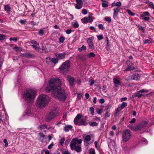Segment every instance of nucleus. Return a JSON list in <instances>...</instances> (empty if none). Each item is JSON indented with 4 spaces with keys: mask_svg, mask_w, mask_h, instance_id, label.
<instances>
[{
    "mask_svg": "<svg viewBox=\"0 0 154 154\" xmlns=\"http://www.w3.org/2000/svg\"><path fill=\"white\" fill-rule=\"evenodd\" d=\"M61 81L58 78H52L49 81L48 85L45 88V91L49 92L52 91L54 97L60 100L63 101L66 98L64 90L60 87Z\"/></svg>",
    "mask_w": 154,
    "mask_h": 154,
    "instance_id": "nucleus-1",
    "label": "nucleus"
},
{
    "mask_svg": "<svg viewBox=\"0 0 154 154\" xmlns=\"http://www.w3.org/2000/svg\"><path fill=\"white\" fill-rule=\"evenodd\" d=\"M36 91L33 89H28L26 91L24 94L25 100L27 103H32L36 96Z\"/></svg>",
    "mask_w": 154,
    "mask_h": 154,
    "instance_id": "nucleus-2",
    "label": "nucleus"
},
{
    "mask_svg": "<svg viewBox=\"0 0 154 154\" xmlns=\"http://www.w3.org/2000/svg\"><path fill=\"white\" fill-rule=\"evenodd\" d=\"M82 140L78 139L76 137L74 138L72 140L70 143V146L71 150L76 151L77 152H80L81 151V145Z\"/></svg>",
    "mask_w": 154,
    "mask_h": 154,
    "instance_id": "nucleus-3",
    "label": "nucleus"
},
{
    "mask_svg": "<svg viewBox=\"0 0 154 154\" xmlns=\"http://www.w3.org/2000/svg\"><path fill=\"white\" fill-rule=\"evenodd\" d=\"M49 98L47 95L42 94L37 98V103L39 107L42 108L46 106L49 101Z\"/></svg>",
    "mask_w": 154,
    "mask_h": 154,
    "instance_id": "nucleus-4",
    "label": "nucleus"
},
{
    "mask_svg": "<svg viewBox=\"0 0 154 154\" xmlns=\"http://www.w3.org/2000/svg\"><path fill=\"white\" fill-rule=\"evenodd\" d=\"M59 114L58 109L55 107H53L51 109L49 113L47 115L45 118V121L46 122H50Z\"/></svg>",
    "mask_w": 154,
    "mask_h": 154,
    "instance_id": "nucleus-5",
    "label": "nucleus"
},
{
    "mask_svg": "<svg viewBox=\"0 0 154 154\" xmlns=\"http://www.w3.org/2000/svg\"><path fill=\"white\" fill-rule=\"evenodd\" d=\"M70 66V61L69 60H67L63 63L62 65L59 67V69L61 72L64 73L68 71Z\"/></svg>",
    "mask_w": 154,
    "mask_h": 154,
    "instance_id": "nucleus-6",
    "label": "nucleus"
},
{
    "mask_svg": "<svg viewBox=\"0 0 154 154\" xmlns=\"http://www.w3.org/2000/svg\"><path fill=\"white\" fill-rule=\"evenodd\" d=\"M131 131L127 129L123 132L122 134V140L124 142L128 141L131 138Z\"/></svg>",
    "mask_w": 154,
    "mask_h": 154,
    "instance_id": "nucleus-7",
    "label": "nucleus"
},
{
    "mask_svg": "<svg viewBox=\"0 0 154 154\" xmlns=\"http://www.w3.org/2000/svg\"><path fill=\"white\" fill-rule=\"evenodd\" d=\"M148 125L146 121L142 122L137 125V130H141L146 127Z\"/></svg>",
    "mask_w": 154,
    "mask_h": 154,
    "instance_id": "nucleus-8",
    "label": "nucleus"
},
{
    "mask_svg": "<svg viewBox=\"0 0 154 154\" xmlns=\"http://www.w3.org/2000/svg\"><path fill=\"white\" fill-rule=\"evenodd\" d=\"M121 9L122 8L121 7H115L114 8L113 17L115 19L118 17V14Z\"/></svg>",
    "mask_w": 154,
    "mask_h": 154,
    "instance_id": "nucleus-9",
    "label": "nucleus"
},
{
    "mask_svg": "<svg viewBox=\"0 0 154 154\" xmlns=\"http://www.w3.org/2000/svg\"><path fill=\"white\" fill-rule=\"evenodd\" d=\"M91 137V136L90 135H87L85 136L84 139V144L85 146H88L92 143L90 142Z\"/></svg>",
    "mask_w": 154,
    "mask_h": 154,
    "instance_id": "nucleus-10",
    "label": "nucleus"
},
{
    "mask_svg": "<svg viewBox=\"0 0 154 154\" xmlns=\"http://www.w3.org/2000/svg\"><path fill=\"white\" fill-rule=\"evenodd\" d=\"M87 43L88 44L89 48L92 50L94 49V47L93 44L92 39V38H89L87 40Z\"/></svg>",
    "mask_w": 154,
    "mask_h": 154,
    "instance_id": "nucleus-11",
    "label": "nucleus"
},
{
    "mask_svg": "<svg viewBox=\"0 0 154 154\" xmlns=\"http://www.w3.org/2000/svg\"><path fill=\"white\" fill-rule=\"evenodd\" d=\"M144 92H147L148 91L146 90L142 89L138 91L135 94V96L137 97L138 98H140L143 95V94H140L139 93H143Z\"/></svg>",
    "mask_w": 154,
    "mask_h": 154,
    "instance_id": "nucleus-12",
    "label": "nucleus"
},
{
    "mask_svg": "<svg viewBox=\"0 0 154 154\" xmlns=\"http://www.w3.org/2000/svg\"><path fill=\"white\" fill-rule=\"evenodd\" d=\"M67 80L69 82L70 85V87L71 88V87H72L74 82V79L73 78L72 76L70 75H68L67 77Z\"/></svg>",
    "mask_w": 154,
    "mask_h": 154,
    "instance_id": "nucleus-13",
    "label": "nucleus"
},
{
    "mask_svg": "<svg viewBox=\"0 0 154 154\" xmlns=\"http://www.w3.org/2000/svg\"><path fill=\"white\" fill-rule=\"evenodd\" d=\"M31 42L33 44L32 45V46L35 49H37L39 48V43H38L36 41L34 40H32L31 41Z\"/></svg>",
    "mask_w": 154,
    "mask_h": 154,
    "instance_id": "nucleus-14",
    "label": "nucleus"
},
{
    "mask_svg": "<svg viewBox=\"0 0 154 154\" xmlns=\"http://www.w3.org/2000/svg\"><path fill=\"white\" fill-rule=\"evenodd\" d=\"M129 79L130 80H138L140 79V77L138 73H135L134 75L129 77Z\"/></svg>",
    "mask_w": 154,
    "mask_h": 154,
    "instance_id": "nucleus-15",
    "label": "nucleus"
},
{
    "mask_svg": "<svg viewBox=\"0 0 154 154\" xmlns=\"http://www.w3.org/2000/svg\"><path fill=\"white\" fill-rule=\"evenodd\" d=\"M20 56L23 57H25L28 58H32L34 57V55L27 53L22 54Z\"/></svg>",
    "mask_w": 154,
    "mask_h": 154,
    "instance_id": "nucleus-16",
    "label": "nucleus"
},
{
    "mask_svg": "<svg viewBox=\"0 0 154 154\" xmlns=\"http://www.w3.org/2000/svg\"><path fill=\"white\" fill-rule=\"evenodd\" d=\"M88 125L87 122H86V120L85 119L82 118L79 121V126L84 125L86 126Z\"/></svg>",
    "mask_w": 154,
    "mask_h": 154,
    "instance_id": "nucleus-17",
    "label": "nucleus"
},
{
    "mask_svg": "<svg viewBox=\"0 0 154 154\" xmlns=\"http://www.w3.org/2000/svg\"><path fill=\"white\" fill-rule=\"evenodd\" d=\"M86 56L89 58H90L91 57H94L95 56V54L93 52H91L90 53H89L87 54L86 55H85L82 57V59L84 61L85 60V57Z\"/></svg>",
    "mask_w": 154,
    "mask_h": 154,
    "instance_id": "nucleus-18",
    "label": "nucleus"
},
{
    "mask_svg": "<svg viewBox=\"0 0 154 154\" xmlns=\"http://www.w3.org/2000/svg\"><path fill=\"white\" fill-rule=\"evenodd\" d=\"M65 55L66 54L65 53H63L62 54H57L56 55V56L58 59H62L65 58Z\"/></svg>",
    "mask_w": 154,
    "mask_h": 154,
    "instance_id": "nucleus-19",
    "label": "nucleus"
},
{
    "mask_svg": "<svg viewBox=\"0 0 154 154\" xmlns=\"http://www.w3.org/2000/svg\"><path fill=\"white\" fill-rule=\"evenodd\" d=\"M150 15L148 12L146 11L143 12L142 14L140 15V19H143V17H145L146 16H149Z\"/></svg>",
    "mask_w": 154,
    "mask_h": 154,
    "instance_id": "nucleus-20",
    "label": "nucleus"
},
{
    "mask_svg": "<svg viewBox=\"0 0 154 154\" xmlns=\"http://www.w3.org/2000/svg\"><path fill=\"white\" fill-rule=\"evenodd\" d=\"M72 128L73 127L72 125H67L65 126L64 127V130L65 132H67L69 130H71L72 129Z\"/></svg>",
    "mask_w": 154,
    "mask_h": 154,
    "instance_id": "nucleus-21",
    "label": "nucleus"
},
{
    "mask_svg": "<svg viewBox=\"0 0 154 154\" xmlns=\"http://www.w3.org/2000/svg\"><path fill=\"white\" fill-rule=\"evenodd\" d=\"M4 10L8 14H9L11 11V8L9 5H7L4 6Z\"/></svg>",
    "mask_w": 154,
    "mask_h": 154,
    "instance_id": "nucleus-22",
    "label": "nucleus"
},
{
    "mask_svg": "<svg viewBox=\"0 0 154 154\" xmlns=\"http://www.w3.org/2000/svg\"><path fill=\"white\" fill-rule=\"evenodd\" d=\"M122 4L120 2H118L116 3L114 2L112 4V7H113L115 6L116 7H120Z\"/></svg>",
    "mask_w": 154,
    "mask_h": 154,
    "instance_id": "nucleus-23",
    "label": "nucleus"
},
{
    "mask_svg": "<svg viewBox=\"0 0 154 154\" xmlns=\"http://www.w3.org/2000/svg\"><path fill=\"white\" fill-rule=\"evenodd\" d=\"M113 81L114 83L115 84V86L116 87H117L118 85H121L120 82L119 80L116 79H114Z\"/></svg>",
    "mask_w": 154,
    "mask_h": 154,
    "instance_id": "nucleus-24",
    "label": "nucleus"
},
{
    "mask_svg": "<svg viewBox=\"0 0 154 154\" xmlns=\"http://www.w3.org/2000/svg\"><path fill=\"white\" fill-rule=\"evenodd\" d=\"M49 59H51L52 62L55 64L57 63L58 61V59L57 58H53L52 59L49 58Z\"/></svg>",
    "mask_w": 154,
    "mask_h": 154,
    "instance_id": "nucleus-25",
    "label": "nucleus"
},
{
    "mask_svg": "<svg viewBox=\"0 0 154 154\" xmlns=\"http://www.w3.org/2000/svg\"><path fill=\"white\" fill-rule=\"evenodd\" d=\"M47 128V126L46 124H42L38 127V128L41 130L45 129Z\"/></svg>",
    "mask_w": 154,
    "mask_h": 154,
    "instance_id": "nucleus-26",
    "label": "nucleus"
},
{
    "mask_svg": "<svg viewBox=\"0 0 154 154\" xmlns=\"http://www.w3.org/2000/svg\"><path fill=\"white\" fill-rule=\"evenodd\" d=\"M47 129L51 132H55V130L54 129V127L50 126L47 128Z\"/></svg>",
    "mask_w": 154,
    "mask_h": 154,
    "instance_id": "nucleus-27",
    "label": "nucleus"
},
{
    "mask_svg": "<svg viewBox=\"0 0 154 154\" xmlns=\"http://www.w3.org/2000/svg\"><path fill=\"white\" fill-rule=\"evenodd\" d=\"M83 4H76L75 5V8L78 9H80L82 7Z\"/></svg>",
    "mask_w": 154,
    "mask_h": 154,
    "instance_id": "nucleus-28",
    "label": "nucleus"
},
{
    "mask_svg": "<svg viewBox=\"0 0 154 154\" xmlns=\"http://www.w3.org/2000/svg\"><path fill=\"white\" fill-rule=\"evenodd\" d=\"M129 128L131 130L133 131H137V126L136 125L135 126H128Z\"/></svg>",
    "mask_w": 154,
    "mask_h": 154,
    "instance_id": "nucleus-29",
    "label": "nucleus"
},
{
    "mask_svg": "<svg viewBox=\"0 0 154 154\" xmlns=\"http://www.w3.org/2000/svg\"><path fill=\"white\" fill-rule=\"evenodd\" d=\"M135 69V68L133 66H129L127 67L125 69L126 71H130L131 70H133L134 69Z\"/></svg>",
    "mask_w": 154,
    "mask_h": 154,
    "instance_id": "nucleus-30",
    "label": "nucleus"
},
{
    "mask_svg": "<svg viewBox=\"0 0 154 154\" xmlns=\"http://www.w3.org/2000/svg\"><path fill=\"white\" fill-rule=\"evenodd\" d=\"M65 38L63 36L60 37L59 39V43H63L65 40Z\"/></svg>",
    "mask_w": 154,
    "mask_h": 154,
    "instance_id": "nucleus-31",
    "label": "nucleus"
},
{
    "mask_svg": "<svg viewBox=\"0 0 154 154\" xmlns=\"http://www.w3.org/2000/svg\"><path fill=\"white\" fill-rule=\"evenodd\" d=\"M44 33V31L42 29H40L38 32V34L40 36L42 35Z\"/></svg>",
    "mask_w": 154,
    "mask_h": 154,
    "instance_id": "nucleus-32",
    "label": "nucleus"
},
{
    "mask_svg": "<svg viewBox=\"0 0 154 154\" xmlns=\"http://www.w3.org/2000/svg\"><path fill=\"white\" fill-rule=\"evenodd\" d=\"M72 26L74 28H78L79 27V25L78 23V22L76 21L74 23H72Z\"/></svg>",
    "mask_w": 154,
    "mask_h": 154,
    "instance_id": "nucleus-33",
    "label": "nucleus"
},
{
    "mask_svg": "<svg viewBox=\"0 0 154 154\" xmlns=\"http://www.w3.org/2000/svg\"><path fill=\"white\" fill-rule=\"evenodd\" d=\"M127 106V103H126L125 102H123L121 105V106L120 107L121 108L123 109H124L125 107L126 106Z\"/></svg>",
    "mask_w": 154,
    "mask_h": 154,
    "instance_id": "nucleus-34",
    "label": "nucleus"
},
{
    "mask_svg": "<svg viewBox=\"0 0 154 154\" xmlns=\"http://www.w3.org/2000/svg\"><path fill=\"white\" fill-rule=\"evenodd\" d=\"M64 141L65 139L64 137L62 138L59 140V143L61 146L63 145Z\"/></svg>",
    "mask_w": 154,
    "mask_h": 154,
    "instance_id": "nucleus-35",
    "label": "nucleus"
},
{
    "mask_svg": "<svg viewBox=\"0 0 154 154\" xmlns=\"http://www.w3.org/2000/svg\"><path fill=\"white\" fill-rule=\"evenodd\" d=\"M85 50L86 47L84 45H82L81 48H79L78 49V51L80 52L82 51V50L84 51Z\"/></svg>",
    "mask_w": 154,
    "mask_h": 154,
    "instance_id": "nucleus-36",
    "label": "nucleus"
},
{
    "mask_svg": "<svg viewBox=\"0 0 154 154\" xmlns=\"http://www.w3.org/2000/svg\"><path fill=\"white\" fill-rule=\"evenodd\" d=\"M92 14H91L88 17H87L88 22H92L93 21V19L92 18Z\"/></svg>",
    "mask_w": 154,
    "mask_h": 154,
    "instance_id": "nucleus-37",
    "label": "nucleus"
},
{
    "mask_svg": "<svg viewBox=\"0 0 154 154\" xmlns=\"http://www.w3.org/2000/svg\"><path fill=\"white\" fill-rule=\"evenodd\" d=\"M151 39L150 38H149V39H145L144 40H143L144 44H149L151 43Z\"/></svg>",
    "mask_w": 154,
    "mask_h": 154,
    "instance_id": "nucleus-38",
    "label": "nucleus"
},
{
    "mask_svg": "<svg viewBox=\"0 0 154 154\" xmlns=\"http://www.w3.org/2000/svg\"><path fill=\"white\" fill-rule=\"evenodd\" d=\"M79 120L78 119H74V124L76 125H79Z\"/></svg>",
    "mask_w": 154,
    "mask_h": 154,
    "instance_id": "nucleus-39",
    "label": "nucleus"
},
{
    "mask_svg": "<svg viewBox=\"0 0 154 154\" xmlns=\"http://www.w3.org/2000/svg\"><path fill=\"white\" fill-rule=\"evenodd\" d=\"M127 11L128 14L130 16H134L135 14L132 12V11L128 9L127 10Z\"/></svg>",
    "mask_w": 154,
    "mask_h": 154,
    "instance_id": "nucleus-40",
    "label": "nucleus"
},
{
    "mask_svg": "<svg viewBox=\"0 0 154 154\" xmlns=\"http://www.w3.org/2000/svg\"><path fill=\"white\" fill-rule=\"evenodd\" d=\"M104 19L105 20L108 21L109 23H110L111 22L110 17H105Z\"/></svg>",
    "mask_w": 154,
    "mask_h": 154,
    "instance_id": "nucleus-41",
    "label": "nucleus"
},
{
    "mask_svg": "<svg viewBox=\"0 0 154 154\" xmlns=\"http://www.w3.org/2000/svg\"><path fill=\"white\" fill-rule=\"evenodd\" d=\"M82 116V115L81 114H78L75 119L79 120L81 119Z\"/></svg>",
    "mask_w": 154,
    "mask_h": 154,
    "instance_id": "nucleus-42",
    "label": "nucleus"
},
{
    "mask_svg": "<svg viewBox=\"0 0 154 154\" xmlns=\"http://www.w3.org/2000/svg\"><path fill=\"white\" fill-rule=\"evenodd\" d=\"M4 60V58L3 57H0V68H1L3 64V62Z\"/></svg>",
    "mask_w": 154,
    "mask_h": 154,
    "instance_id": "nucleus-43",
    "label": "nucleus"
},
{
    "mask_svg": "<svg viewBox=\"0 0 154 154\" xmlns=\"http://www.w3.org/2000/svg\"><path fill=\"white\" fill-rule=\"evenodd\" d=\"M25 115H26L28 114H29L31 113V110L29 108L27 109L25 111Z\"/></svg>",
    "mask_w": 154,
    "mask_h": 154,
    "instance_id": "nucleus-44",
    "label": "nucleus"
},
{
    "mask_svg": "<svg viewBox=\"0 0 154 154\" xmlns=\"http://www.w3.org/2000/svg\"><path fill=\"white\" fill-rule=\"evenodd\" d=\"M98 125V123L96 122H92L90 124V125L91 126H96Z\"/></svg>",
    "mask_w": 154,
    "mask_h": 154,
    "instance_id": "nucleus-45",
    "label": "nucleus"
},
{
    "mask_svg": "<svg viewBox=\"0 0 154 154\" xmlns=\"http://www.w3.org/2000/svg\"><path fill=\"white\" fill-rule=\"evenodd\" d=\"M122 109L120 107H118L117 108V109L116 110V115L118 114V113L119 112L121 111Z\"/></svg>",
    "mask_w": 154,
    "mask_h": 154,
    "instance_id": "nucleus-46",
    "label": "nucleus"
},
{
    "mask_svg": "<svg viewBox=\"0 0 154 154\" xmlns=\"http://www.w3.org/2000/svg\"><path fill=\"white\" fill-rule=\"evenodd\" d=\"M90 111L92 115L94 114V109L93 107H91L90 108Z\"/></svg>",
    "mask_w": 154,
    "mask_h": 154,
    "instance_id": "nucleus-47",
    "label": "nucleus"
},
{
    "mask_svg": "<svg viewBox=\"0 0 154 154\" xmlns=\"http://www.w3.org/2000/svg\"><path fill=\"white\" fill-rule=\"evenodd\" d=\"M39 135L40 136V138H43L45 139V135H44L43 133H40L39 134Z\"/></svg>",
    "mask_w": 154,
    "mask_h": 154,
    "instance_id": "nucleus-48",
    "label": "nucleus"
},
{
    "mask_svg": "<svg viewBox=\"0 0 154 154\" xmlns=\"http://www.w3.org/2000/svg\"><path fill=\"white\" fill-rule=\"evenodd\" d=\"M5 36L4 35H1L0 34V40H3L5 38Z\"/></svg>",
    "mask_w": 154,
    "mask_h": 154,
    "instance_id": "nucleus-49",
    "label": "nucleus"
},
{
    "mask_svg": "<svg viewBox=\"0 0 154 154\" xmlns=\"http://www.w3.org/2000/svg\"><path fill=\"white\" fill-rule=\"evenodd\" d=\"M89 154H95L94 150L93 149H91L89 151Z\"/></svg>",
    "mask_w": 154,
    "mask_h": 154,
    "instance_id": "nucleus-50",
    "label": "nucleus"
},
{
    "mask_svg": "<svg viewBox=\"0 0 154 154\" xmlns=\"http://www.w3.org/2000/svg\"><path fill=\"white\" fill-rule=\"evenodd\" d=\"M98 39L99 40H100L103 39V36L102 35H100L97 36Z\"/></svg>",
    "mask_w": 154,
    "mask_h": 154,
    "instance_id": "nucleus-51",
    "label": "nucleus"
},
{
    "mask_svg": "<svg viewBox=\"0 0 154 154\" xmlns=\"http://www.w3.org/2000/svg\"><path fill=\"white\" fill-rule=\"evenodd\" d=\"M102 110L101 109H97V113L99 114H100L102 113Z\"/></svg>",
    "mask_w": 154,
    "mask_h": 154,
    "instance_id": "nucleus-52",
    "label": "nucleus"
},
{
    "mask_svg": "<svg viewBox=\"0 0 154 154\" xmlns=\"http://www.w3.org/2000/svg\"><path fill=\"white\" fill-rule=\"evenodd\" d=\"M82 20H83L84 21V23H87L88 22V18L87 17H85L84 18H82Z\"/></svg>",
    "mask_w": 154,
    "mask_h": 154,
    "instance_id": "nucleus-53",
    "label": "nucleus"
},
{
    "mask_svg": "<svg viewBox=\"0 0 154 154\" xmlns=\"http://www.w3.org/2000/svg\"><path fill=\"white\" fill-rule=\"evenodd\" d=\"M150 19V18L149 16H146L145 17H143V19L142 20H144L146 21H149Z\"/></svg>",
    "mask_w": 154,
    "mask_h": 154,
    "instance_id": "nucleus-54",
    "label": "nucleus"
},
{
    "mask_svg": "<svg viewBox=\"0 0 154 154\" xmlns=\"http://www.w3.org/2000/svg\"><path fill=\"white\" fill-rule=\"evenodd\" d=\"M72 32V31L71 29H69L67 30L66 31V33L67 34H70Z\"/></svg>",
    "mask_w": 154,
    "mask_h": 154,
    "instance_id": "nucleus-55",
    "label": "nucleus"
},
{
    "mask_svg": "<svg viewBox=\"0 0 154 154\" xmlns=\"http://www.w3.org/2000/svg\"><path fill=\"white\" fill-rule=\"evenodd\" d=\"M77 4H83L82 1V0H76Z\"/></svg>",
    "mask_w": 154,
    "mask_h": 154,
    "instance_id": "nucleus-56",
    "label": "nucleus"
},
{
    "mask_svg": "<svg viewBox=\"0 0 154 154\" xmlns=\"http://www.w3.org/2000/svg\"><path fill=\"white\" fill-rule=\"evenodd\" d=\"M110 116V114L109 112V111H107L106 112L105 115V117H109Z\"/></svg>",
    "mask_w": 154,
    "mask_h": 154,
    "instance_id": "nucleus-57",
    "label": "nucleus"
},
{
    "mask_svg": "<svg viewBox=\"0 0 154 154\" xmlns=\"http://www.w3.org/2000/svg\"><path fill=\"white\" fill-rule=\"evenodd\" d=\"M3 142L5 143V146H8V143L7 140L6 139H4L3 140Z\"/></svg>",
    "mask_w": 154,
    "mask_h": 154,
    "instance_id": "nucleus-58",
    "label": "nucleus"
},
{
    "mask_svg": "<svg viewBox=\"0 0 154 154\" xmlns=\"http://www.w3.org/2000/svg\"><path fill=\"white\" fill-rule=\"evenodd\" d=\"M149 5L152 9H154V5L153 4V3L152 2H150L149 3Z\"/></svg>",
    "mask_w": 154,
    "mask_h": 154,
    "instance_id": "nucleus-59",
    "label": "nucleus"
},
{
    "mask_svg": "<svg viewBox=\"0 0 154 154\" xmlns=\"http://www.w3.org/2000/svg\"><path fill=\"white\" fill-rule=\"evenodd\" d=\"M136 121V119L135 118H133L132 119V120L129 121V123H134Z\"/></svg>",
    "mask_w": 154,
    "mask_h": 154,
    "instance_id": "nucleus-60",
    "label": "nucleus"
},
{
    "mask_svg": "<svg viewBox=\"0 0 154 154\" xmlns=\"http://www.w3.org/2000/svg\"><path fill=\"white\" fill-rule=\"evenodd\" d=\"M82 13L84 15L86 14L87 13V10L85 9H83L82 11Z\"/></svg>",
    "mask_w": 154,
    "mask_h": 154,
    "instance_id": "nucleus-61",
    "label": "nucleus"
},
{
    "mask_svg": "<svg viewBox=\"0 0 154 154\" xmlns=\"http://www.w3.org/2000/svg\"><path fill=\"white\" fill-rule=\"evenodd\" d=\"M62 154H71L67 150L63 151L62 152Z\"/></svg>",
    "mask_w": 154,
    "mask_h": 154,
    "instance_id": "nucleus-62",
    "label": "nucleus"
},
{
    "mask_svg": "<svg viewBox=\"0 0 154 154\" xmlns=\"http://www.w3.org/2000/svg\"><path fill=\"white\" fill-rule=\"evenodd\" d=\"M98 26L99 28L101 29H103V25L102 24H99L98 25Z\"/></svg>",
    "mask_w": 154,
    "mask_h": 154,
    "instance_id": "nucleus-63",
    "label": "nucleus"
},
{
    "mask_svg": "<svg viewBox=\"0 0 154 154\" xmlns=\"http://www.w3.org/2000/svg\"><path fill=\"white\" fill-rule=\"evenodd\" d=\"M14 48L16 49V51H21V48L20 47H14Z\"/></svg>",
    "mask_w": 154,
    "mask_h": 154,
    "instance_id": "nucleus-64",
    "label": "nucleus"
}]
</instances>
